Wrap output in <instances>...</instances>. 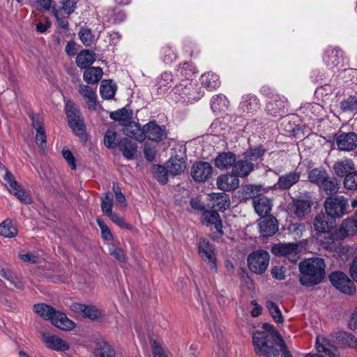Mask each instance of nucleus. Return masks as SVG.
<instances>
[{
  "label": "nucleus",
  "instance_id": "17",
  "mask_svg": "<svg viewBox=\"0 0 357 357\" xmlns=\"http://www.w3.org/2000/svg\"><path fill=\"white\" fill-rule=\"evenodd\" d=\"M324 61L329 68L339 69L343 66V54L340 49L328 48L325 52Z\"/></svg>",
  "mask_w": 357,
  "mask_h": 357
},
{
  "label": "nucleus",
  "instance_id": "34",
  "mask_svg": "<svg viewBox=\"0 0 357 357\" xmlns=\"http://www.w3.org/2000/svg\"><path fill=\"white\" fill-rule=\"evenodd\" d=\"M290 210L296 217L303 218L310 212L311 204L308 200H294Z\"/></svg>",
  "mask_w": 357,
  "mask_h": 357
},
{
  "label": "nucleus",
  "instance_id": "51",
  "mask_svg": "<svg viewBox=\"0 0 357 357\" xmlns=\"http://www.w3.org/2000/svg\"><path fill=\"white\" fill-rule=\"evenodd\" d=\"M228 104L227 99L223 94L213 96L211 100V108L215 112L223 110L228 107Z\"/></svg>",
  "mask_w": 357,
  "mask_h": 357
},
{
  "label": "nucleus",
  "instance_id": "23",
  "mask_svg": "<svg viewBox=\"0 0 357 357\" xmlns=\"http://www.w3.org/2000/svg\"><path fill=\"white\" fill-rule=\"evenodd\" d=\"M259 231L264 237L274 235L278 231V220L273 216H269L259 222Z\"/></svg>",
  "mask_w": 357,
  "mask_h": 357
},
{
  "label": "nucleus",
  "instance_id": "38",
  "mask_svg": "<svg viewBox=\"0 0 357 357\" xmlns=\"http://www.w3.org/2000/svg\"><path fill=\"white\" fill-rule=\"evenodd\" d=\"M119 149L122 152L123 156L128 159L131 160L134 158L137 153L136 143L130 141L127 138L122 139L118 144Z\"/></svg>",
  "mask_w": 357,
  "mask_h": 357
},
{
  "label": "nucleus",
  "instance_id": "61",
  "mask_svg": "<svg viewBox=\"0 0 357 357\" xmlns=\"http://www.w3.org/2000/svg\"><path fill=\"white\" fill-rule=\"evenodd\" d=\"M344 185L349 190L357 188V171H354L346 175Z\"/></svg>",
  "mask_w": 357,
  "mask_h": 357
},
{
  "label": "nucleus",
  "instance_id": "9",
  "mask_svg": "<svg viewBox=\"0 0 357 357\" xmlns=\"http://www.w3.org/2000/svg\"><path fill=\"white\" fill-rule=\"evenodd\" d=\"M331 283L337 289L346 294H353L356 291L354 282L342 272H333L329 275Z\"/></svg>",
  "mask_w": 357,
  "mask_h": 357
},
{
  "label": "nucleus",
  "instance_id": "62",
  "mask_svg": "<svg viewBox=\"0 0 357 357\" xmlns=\"http://www.w3.org/2000/svg\"><path fill=\"white\" fill-rule=\"evenodd\" d=\"M117 134L115 131L108 130L105 134L104 143L107 148H113L118 146L116 142Z\"/></svg>",
  "mask_w": 357,
  "mask_h": 357
},
{
  "label": "nucleus",
  "instance_id": "28",
  "mask_svg": "<svg viewBox=\"0 0 357 357\" xmlns=\"http://www.w3.org/2000/svg\"><path fill=\"white\" fill-rule=\"evenodd\" d=\"M354 162L349 158H344L336 161L333 167L335 174L338 176H346L350 172L355 170Z\"/></svg>",
  "mask_w": 357,
  "mask_h": 357
},
{
  "label": "nucleus",
  "instance_id": "2",
  "mask_svg": "<svg viewBox=\"0 0 357 357\" xmlns=\"http://www.w3.org/2000/svg\"><path fill=\"white\" fill-rule=\"evenodd\" d=\"M325 262L321 258L307 259L299 264L300 283L312 287L321 283L325 278Z\"/></svg>",
  "mask_w": 357,
  "mask_h": 357
},
{
  "label": "nucleus",
  "instance_id": "25",
  "mask_svg": "<svg viewBox=\"0 0 357 357\" xmlns=\"http://www.w3.org/2000/svg\"><path fill=\"white\" fill-rule=\"evenodd\" d=\"M260 107L259 99L251 94L245 95L242 98L239 108L243 112L252 114L256 112Z\"/></svg>",
  "mask_w": 357,
  "mask_h": 357
},
{
  "label": "nucleus",
  "instance_id": "19",
  "mask_svg": "<svg viewBox=\"0 0 357 357\" xmlns=\"http://www.w3.org/2000/svg\"><path fill=\"white\" fill-rule=\"evenodd\" d=\"M253 206L255 212L261 218H264L271 211L273 202L267 197L259 195L253 198Z\"/></svg>",
  "mask_w": 357,
  "mask_h": 357
},
{
  "label": "nucleus",
  "instance_id": "42",
  "mask_svg": "<svg viewBox=\"0 0 357 357\" xmlns=\"http://www.w3.org/2000/svg\"><path fill=\"white\" fill-rule=\"evenodd\" d=\"M102 70L100 67H89L83 74L84 80L88 84H96L102 76Z\"/></svg>",
  "mask_w": 357,
  "mask_h": 357
},
{
  "label": "nucleus",
  "instance_id": "27",
  "mask_svg": "<svg viewBox=\"0 0 357 357\" xmlns=\"http://www.w3.org/2000/svg\"><path fill=\"white\" fill-rule=\"evenodd\" d=\"M327 219H330L324 213H321L317 214L313 222L314 230L317 234H324L328 232L330 229H333L335 226V222Z\"/></svg>",
  "mask_w": 357,
  "mask_h": 357
},
{
  "label": "nucleus",
  "instance_id": "60",
  "mask_svg": "<svg viewBox=\"0 0 357 357\" xmlns=\"http://www.w3.org/2000/svg\"><path fill=\"white\" fill-rule=\"evenodd\" d=\"M259 186L255 185H247L242 188V197L244 199H252L255 197H258L255 193L259 191Z\"/></svg>",
  "mask_w": 357,
  "mask_h": 357
},
{
  "label": "nucleus",
  "instance_id": "41",
  "mask_svg": "<svg viewBox=\"0 0 357 357\" xmlns=\"http://www.w3.org/2000/svg\"><path fill=\"white\" fill-rule=\"evenodd\" d=\"M173 75L170 72H164L157 79V91L162 94L167 91L172 86Z\"/></svg>",
  "mask_w": 357,
  "mask_h": 357
},
{
  "label": "nucleus",
  "instance_id": "46",
  "mask_svg": "<svg viewBox=\"0 0 357 357\" xmlns=\"http://www.w3.org/2000/svg\"><path fill=\"white\" fill-rule=\"evenodd\" d=\"M116 91V86L111 80H103L100 87V93L104 99L114 98Z\"/></svg>",
  "mask_w": 357,
  "mask_h": 357
},
{
  "label": "nucleus",
  "instance_id": "32",
  "mask_svg": "<svg viewBox=\"0 0 357 357\" xmlns=\"http://www.w3.org/2000/svg\"><path fill=\"white\" fill-rule=\"evenodd\" d=\"M123 133L130 137L135 138L139 142L144 140V127L133 121H130L124 126Z\"/></svg>",
  "mask_w": 357,
  "mask_h": 357
},
{
  "label": "nucleus",
  "instance_id": "39",
  "mask_svg": "<svg viewBox=\"0 0 357 357\" xmlns=\"http://www.w3.org/2000/svg\"><path fill=\"white\" fill-rule=\"evenodd\" d=\"M186 167V164L183 158L178 156L172 157L167 164V168L169 174L176 176L183 172Z\"/></svg>",
  "mask_w": 357,
  "mask_h": 357
},
{
  "label": "nucleus",
  "instance_id": "3",
  "mask_svg": "<svg viewBox=\"0 0 357 357\" xmlns=\"http://www.w3.org/2000/svg\"><path fill=\"white\" fill-rule=\"evenodd\" d=\"M328 218L335 220L340 219L348 213V199L342 195L328 197L324 204Z\"/></svg>",
  "mask_w": 357,
  "mask_h": 357
},
{
  "label": "nucleus",
  "instance_id": "20",
  "mask_svg": "<svg viewBox=\"0 0 357 357\" xmlns=\"http://www.w3.org/2000/svg\"><path fill=\"white\" fill-rule=\"evenodd\" d=\"M43 340L48 349L56 351H66L70 346L67 342L54 335H43Z\"/></svg>",
  "mask_w": 357,
  "mask_h": 357
},
{
  "label": "nucleus",
  "instance_id": "48",
  "mask_svg": "<svg viewBox=\"0 0 357 357\" xmlns=\"http://www.w3.org/2000/svg\"><path fill=\"white\" fill-rule=\"evenodd\" d=\"M196 73V68L191 62H185L177 69V76L183 79L192 80V76Z\"/></svg>",
  "mask_w": 357,
  "mask_h": 357
},
{
  "label": "nucleus",
  "instance_id": "14",
  "mask_svg": "<svg viewBox=\"0 0 357 357\" xmlns=\"http://www.w3.org/2000/svg\"><path fill=\"white\" fill-rule=\"evenodd\" d=\"M213 174V167L207 162H197L191 169V175L193 179L199 182L207 181Z\"/></svg>",
  "mask_w": 357,
  "mask_h": 357
},
{
  "label": "nucleus",
  "instance_id": "56",
  "mask_svg": "<svg viewBox=\"0 0 357 357\" xmlns=\"http://www.w3.org/2000/svg\"><path fill=\"white\" fill-rule=\"evenodd\" d=\"M113 197L110 193H106L101 199V210L102 213L109 216L112 212Z\"/></svg>",
  "mask_w": 357,
  "mask_h": 357
},
{
  "label": "nucleus",
  "instance_id": "4",
  "mask_svg": "<svg viewBox=\"0 0 357 357\" xmlns=\"http://www.w3.org/2000/svg\"><path fill=\"white\" fill-rule=\"evenodd\" d=\"M65 111L70 128L76 135L83 137L85 135L86 127L82 114L73 101L70 100L66 101Z\"/></svg>",
  "mask_w": 357,
  "mask_h": 357
},
{
  "label": "nucleus",
  "instance_id": "15",
  "mask_svg": "<svg viewBox=\"0 0 357 357\" xmlns=\"http://www.w3.org/2000/svg\"><path fill=\"white\" fill-rule=\"evenodd\" d=\"M335 141L341 151H350L357 147V135L354 132H342L336 137Z\"/></svg>",
  "mask_w": 357,
  "mask_h": 357
},
{
  "label": "nucleus",
  "instance_id": "10",
  "mask_svg": "<svg viewBox=\"0 0 357 357\" xmlns=\"http://www.w3.org/2000/svg\"><path fill=\"white\" fill-rule=\"evenodd\" d=\"M79 0H65L63 1V6L60 8H53L54 15L57 20L59 25L63 28L66 29L68 26V18L72 14Z\"/></svg>",
  "mask_w": 357,
  "mask_h": 357
},
{
  "label": "nucleus",
  "instance_id": "52",
  "mask_svg": "<svg viewBox=\"0 0 357 357\" xmlns=\"http://www.w3.org/2000/svg\"><path fill=\"white\" fill-rule=\"evenodd\" d=\"M266 150L262 146L250 148L244 153V157L248 161H255L261 159L265 153Z\"/></svg>",
  "mask_w": 357,
  "mask_h": 357
},
{
  "label": "nucleus",
  "instance_id": "12",
  "mask_svg": "<svg viewBox=\"0 0 357 357\" xmlns=\"http://www.w3.org/2000/svg\"><path fill=\"white\" fill-rule=\"evenodd\" d=\"M174 91L178 94L182 98H187L188 101L199 99V95H197L195 89V83L192 80L182 79L181 82L176 85Z\"/></svg>",
  "mask_w": 357,
  "mask_h": 357
},
{
  "label": "nucleus",
  "instance_id": "55",
  "mask_svg": "<svg viewBox=\"0 0 357 357\" xmlns=\"http://www.w3.org/2000/svg\"><path fill=\"white\" fill-rule=\"evenodd\" d=\"M319 187L328 195L335 193L339 190V185L336 179H331L328 176Z\"/></svg>",
  "mask_w": 357,
  "mask_h": 357
},
{
  "label": "nucleus",
  "instance_id": "63",
  "mask_svg": "<svg viewBox=\"0 0 357 357\" xmlns=\"http://www.w3.org/2000/svg\"><path fill=\"white\" fill-rule=\"evenodd\" d=\"M79 36L83 44L89 46L93 41L94 36L89 29L82 28L79 32Z\"/></svg>",
  "mask_w": 357,
  "mask_h": 357
},
{
  "label": "nucleus",
  "instance_id": "43",
  "mask_svg": "<svg viewBox=\"0 0 357 357\" xmlns=\"http://www.w3.org/2000/svg\"><path fill=\"white\" fill-rule=\"evenodd\" d=\"M94 356L95 357H116V353L109 344L101 341L96 344Z\"/></svg>",
  "mask_w": 357,
  "mask_h": 357
},
{
  "label": "nucleus",
  "instance_id": "35",
  "mask_svg": "<svg viewBox=\"0 0 357 357\" xmlns=\"http://www.w3.org/2000/svg\"><path fill=\"white\" fill-rule=\"evenodd\" d=\"M52 324L63 331H70L75 326L73 321L70 320L64 313L59 311H56L54 314Z\"/></svg>",
  "mask_w": 357,
  "mask_h": 357
},
{
  "label": "nucleus",
  "instance_id": "7",
  "mask_svg": "<svg viewBox=\"0 0 357 357\" xmlns=\"http://www.w3.org/2000/svg\"><path fill=\"white\" fill-rule=\"evenodd\" d=\"M271 251L274 255L284 257L292 263H296L301 257L297 243H278L272 247Z\"/></svg>",
  "mask_w": 357,
  "mask_h": 357
},
{
  "label": "nucleus",
  "instance_id": "30",
  "mask_svg": "<svg viewBox=\"0 0 357 357\" xmlns=\"http://www.w3.org/2000/svg\"><path fill=\"white\" fill-rule=\"evenodd\" d=\"M340 232L343 236H353L357 234V211L354 215L342 221Z\"/></svg>",
  "mask_w": 357,
  "mask_h": 357
},
{
  "label": "nucleus",
  "instance_id": "6",
  "mask_svg": "<svg viewBox=\"0 0 357 357\" xmlns=\"http://www.w3.org/2000/svg\"><path fill=\"white\" fill-rule=\"evenodd\" d=\"M269 253L263 250L255 251L248 257V265L250 270L257 274L264 273L268 266Z\"/></svg>",
  "mask_w": 357,
  "mask_h": 357
},
{
  "label": "nucleus",
  "instance_id": "64",
  "mask_svg": "<svg viewBox=\"0 0 357 357\" xmlns=\"http://www.w3.org/2000/svg\"><path fill=\"white\" fill-rule=\"evenodd\" d=\"M97 223L101 230L102 237L104 240L109 241L113 238V235L108 227V226L105 223L103 220L101 219H97Z\"/></svg>",
  "mask_w": 357,
  "mask_h": 357
},
{
  "label": "nucleus",
  "instance_id": "33",
  "mask_svg": "<svg viewBox=\"0 0 357 357\" xmlns=\"http://www.w3.org/2000/svg\"><path fill=\"white\" fill-rule=\"evenodd\" d=\"M300 176V173L296 172H291L288 174H284L279 177L276 185L279 189H289L291 186H293L298 181Z\"/></svg>",
  "mask_w": 357,
  "mask_h": 357
},
{
  "label": "nucleus",
  "instance_id": "44",
  "mask_svg": "<svg viewBox=\"0 0 357 357\" xmlns=\"http://www.w3.org/2000/svg\"><path fill=\"white\" fill-rule=\"evenodd\" d=\"M18 234L17 227L10 219H6L0 224V235L5 238H13Z\"/></svg>",
  "mask_w": 357,
  "mask_h": 357
},
{
  "label": "nucleus",
  "instance_id": "40",
  "mask_svg": "<svg viewBox=\"0 0 357 357\" xmlns=\"http://www.w3.org/2000/svg\"><path fill=\"white\" fill-rule=\"evenodd\" d=\"M201 84L209 91L215 89L220 85L219 76L213 73H206L201 76Z\"/></svg>",
  "mask_w": 357,
  "mask_h": 357
},
{
  "label": "nucleus",
  "instance_id": "59",
  "mask_svg": "<svg viewBox=\"0 0 357 357\" xmlns=\"http://www.w3.org/2000/svg\"><path fill=\"white\" fill-rule=\"evenodd\" d=\"M168 169L161 165H158L154 169L153 175L157 181L161 184L167 183L168 181Z\"/></svg>",
  "mask_w": 357,
  "mask_h": 357
},
{
  "label": "nucleus",
  "instance_id": "5",
  "mask_svg": "<svg viewBox=\"0 0 357 357\" xmlns=\"http://www.w3.org/2000/svg\"><path fill=\"white\" fill-rule=\"evenodd\" d=\"M197 252L201 259L209 266L211 271L217 273V257L215 246L208 240L201 238L197 243Z\"/></svg>",
  "mask_w": 357,
  "mask_h": 357
},
{
  "label": "nucleus",
  "instance_id": "1",
  "mask_svg": "<svg viewBox=\"0 0 357 357\" xmlns=\"http://www.w3.org/2000/svg\"><path fill=\"white\" fill-rule=\"evenodd\" d=\"M263 331H257L253 334L252 342L257 354L264 357H280L276 345L283 342L273 326L269 324L263 325Z\"/></svg>",
  "mask_w": 357,
  "mask_h": 357
},
{
  "label": "nucleus",
  "instance_id": "16",
  "mask_svg": "<svg viewBox=\"0 0 357 357\" xmlns=\"http://www.w3.org/2000/svg\"><path fill=\"white\" fill-rule=\"evenodd\" d=\"M202 222L207 226H213L216 229L218 235L213 234V238L220 237L223 234L222 224L220 215L216 211H206L202 215Z\"/></svg>",
  "mask_w": 357,
  "mask_h": 357
},
{
  "label": "nucleus",
  "instance_id": "58",
  "mask_svg": "<svg viewBox=\"0 0 357 357\" xmlns=\"http://www.w3.org/2000/svg\"><path fill=\"white\" fill-rule=\"evenodd\" d=\"M341 109L344 112L357 111V97L351 96L341 102Z\"/></svg>",
  "mask_w": 357,
  "mask_h": 357
},
{
  "label": "nucleus",
  "instance_id": "50",
  "mask_svg": "<svg viewBox=\"0 0 357 357\" xmlns=\"http://www.w3.org/2000/svg\"><path fill=\"white\" fill-rule=\"evenodd\" d=\"M160 59L162 62L166 65H170L177 58V54L172 48L169 45H165L160 49Z\"/></svg>",
  "mask_w": 357,
  "mask_h": 357
},
{
  "label": "nucleus",
  "instance_id": "31",
  "mask_svg": "<svg viewBox=\"0 0 357 357\" xmlns=\"http://www.w3.org/2000/svg\"><path fill=\"white\" fill-rule=\"evenodd\" d=\"M236 160V155L231 152H223L220 153L215 160V166L222 170L233 167Z\"/></svg>",
  "mask_w": 357,
  "mask_h": 357
},
{
  "label": "nucleus",
  "instance_id": "24",
  "mask_svg": "<svg viewBox=\"0 0 357 357\" xmlns=\"http://www.w3.org/2000/svg\"><path fill=\"white\" fill-rule=\"evenodd\" d=\"M73 311L82 314L90 319L95 320L101 318L102 316V312L95 306H87L83 304L74 303L72 305Z\"/></svg>",
  "mask_w": 357,
  "mask_h": 357
},
{
  "label": "nucleus",
  "instance_id": "45",
  "mask_svg": "<svg viewBox=\"0 0 357 357\" xmlns=\"http://www.w3.org/2000/svg\"><path fill=\"white\" fill-rule=\"evenodd\" d=\"M33 308L36 314L45 320H50L51 322L56 312L54 308L45 303L36 304Z\"/></svg>",
  "mask_w": 357,
  "mask_h": 357
},
{
  "label": "nucleus",
  "instance_id": "21",
  "mask_svg": "<svg viewBox=\"0 0 357 357\" xmlns=\"http://www.w3.org/2000/svg\"><path fill=\"white\" fill-rule=\"evenodd\" d=\"M208 196L211 199V207L214 211H225L230 206L229 197L225 192H213Z\"/></svg>",
  "mask_w": 357,
  "mask_h": 357
},
{
  "label": "nucleus",
  "instance_id": "26",
  "mask_svg": "<svg viewBox=\"0 0 357 357\" xmlns=\"http://www.w3.org/2000/svg\"><path fill=\"white\" fill-rule=\"evenodd\" d=\"M255 168L253 162L247 159L236 160L233 167L232 172L238 178L247 177Z\"/></svg>",
  "mask_w": 357,
  "mask_h": 357
},
{
  "label": "nucleus",
  "instance_id": "37",
  "mask_svg": "<svg viewBox=\"0 0 357 357\" xmlns=\"http://www.w3.org/2000/svg\"><path fill=\"white\" fill-rule=\"evenodd\" d=\"M96 61V54L89 50H82L77 56L76 63L82 69L91 66Z\"/></svg>",
  "mask_w": 357,
  "mask_h": 357
},
{
  "label": "nucleus",
  "instance_id": "47",
  "mask_svg": "<svg viewBox=\"0 0 357 357\" xmlns=\"http://www.w3.org/2000/svg\"><path fill=\"white\" fill-rule=\"evenodd\" d=\"M327 172L321 168H314L308 172L309 181L320 186L328 176Z\"/></svg>",
  "mask_w": 357,
  "mask_h": 357
},
{
  "label": "nucleus",
  "instance_id": "11",
  "mask_svg": "<svg viewBox=\"0 0 357 357\" xmlns=\"http://www.w3.org/2000/svg\"><path fill=\"white\" fill-rule=\"evenodd\" d=\"M144 139L146 138L155 142H160L167 138V132L164 126L158 125L155 121H150L144 126Z\"/></svg>",
  "mask_w": 357,
  "mask_h": 357
},
{
  "label": "nucleus",
  "instance_id": "18",
  "mask_svg": "<svg viewBox=\"0 0 357 357\" xmlns=\"http://www.w3.org/2000/svg\"><path fill=\"white\" fill-rule=\"evenodd\" d=\"M216 184L220 190L231 191L239 187L238 178L231 172V174H224L218 176Z\"/></svg>",
  "mask_w": 357,
  "mask_h": 357
},
{
  "label": "nucleus",
  "instance_id": "8",
  "mask_svg": "<svg viewBox=\"0 0 357 357\" xmlns=\"http://www.w3.org/2000/svg\"><path fill=\"white\" fill-rule=\"evenodd\" d=\"M3 170L5 172L3 175L5 185L8 191L17 197L21 202L25 204L29 203L31 202L30 197L21 185L17 183L12 173L6 169H3Z\"/></svg>",
  "mask_w": 357,
  "mask_h": 357
},
{
  "label": "nucleus",
  "instance_id": "13",
  "mask_svg": "<svg viewBox=\"0 0 357 357\" xmlns=\"http://www.w3.org/2000/svg\"><path fill=\"white\" fill-rule=\"evenodd\" d=\"M288 106L287 98L279 94H272L266 105V110L272 116L282 115Z\"/></svg>",
  "mask_w": 357,
  "mask_h": 357
},
{
  "label": "nucleus",
  "instance_id": "29",
  "mask_svg": "<svg viewBox=\"0 0 357 357\" xmlns=\"http://www.w3.org/2000/svg\"><path fill=\"white\" fill-rule=\"evenodd\" d=\"M78 92L86 100V104L90 109H96L97 96L95 89H93L88 85L80 84L78 88Z\"/></svg>",
  "mask_w": 357,
  "mask_h": 357
},
{
  "label": "nucleus",
  "instance_id": "54",
  "mask_svg": "<svg viewBox=\"0 0 357 357\" xmlns=\"http://www.w3.org/2000/svg\"><path fill=\"white\" fill-rule=\"evenodd\" d=\"M266 308L268 310L273 319L278 323H282L284 318L278 305L271 301H268L266 304Z\"/></svg>",
  "mask_w": 357,
  "mask_h": 357
},
{
  "label": "nucleus",
  "instance_id": "36",
  "mask_svg": "<svg viewBox=\"0 0 357 357\" xmlns=\"http://www.w3.org/2000/svg\"><path fill=\"white\" fill-rule=\"evenodd\" d=\"M32 125L36 130V142L42 149L46 147V135L43 123L38 117L31 116Z\"/></svg>",
  "mask_w": 357,
  "mask_h": 357
},
{
  "label": "nucleus",
  "instance_id": "22",
  "mask_svg": "<svg viewBox=\"0 0 357 357\" xmlns=\"http://www.w3.org/2000/svg\"><path fill=\"white\" fill-rule=\"evenodd\" d=\"M316 349L318 353L324 354L326 357H338L337 348L330 341L322 336H318L316 340Z\"/></svg>",
  "mask_w": 357,
  "mask_h": 357
},
{
  "label": "nucleus",
  "instance_id": "53",
  "mask_svg": "<svg viewBox=\"0 0 357 357\" xmlns=\"http://www.w3.org/2000/svg\"><path fill=\"white\" fill-rule=\"evenodd\" d=\"M338 339L342 345L357 349V339L351 333L347 332L340 333Z\"/></svg>",
  "mask_w": 357,
  "mask_h": 357
},
{
  "label": "nucleus",
  "instance_id": "49",
  "mask_svg": "<svg viewBox=\"0 0 357 357\" xmlns=\"http://www.w3.org/2000/svg\"><path fill=\"white\" fill-rule=\"evenodd\" d=\"M132 116V111L127 109L126 108H123L121 109L113 112L110 114V117L112 119L119 121L121 124L124 126L130 121Z\"/></svg>",
  "mask_w": 357,
  "mask_h": 357
},
{
  "label": "nucleus",
  "instance_id": "57",
  "mask_svg": "<svg viewBox=\"0 0 357 357\" xmlns=\"http://www.w3.org/2000/svg\"><path fill=\"white\" fill-rule=\"evenodd\" d=\"M106 17L109 22L116 24L123 22L126 18V15L120 10H108Z\"/></svg>",
  "mask_w": 357,
  "mask_h": 357
}]
</instances>
